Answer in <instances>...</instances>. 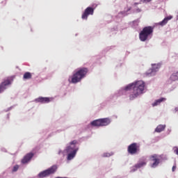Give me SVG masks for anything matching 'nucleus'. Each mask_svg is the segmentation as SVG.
<instances>
[{
	"instance_id": "f257e3e1",
	"label": "nucleus",
	"mask_w": 178,
	"mask_h": 178,
	"mask_svg": "<svg viewBox=\"0 0 178 178\" xmlns=\"http://www.w3.org/2000/svg\"><path fill=\"white\" fill-rule=\"evenodd\" d=\"M145 84L143 81H138L132 83H129L124 88L125 91H131L129 95V100L133 101L139 95H142L145 90Z\"/></svg>"
},
{
	"instance_id": "f03ea898",
	"label": "nucleus",
	"mask_w": 178,
	"mask_h": 178,
	"mask_svg": "<svg viewBox=\"0 0 178 178\" xmlns=\"http://www.w3.org/2000/svg\"><path fill=\"white\" fill-rule=\"evenodd\" d=\"M88 72V70L86 67L79 69L73 74V76H72L71 82L74 84L81 82V81L86 76Z\"/></svg>"
},
{
	"instance_id": "7ed1b4c3",
	"label": "nucleus",
	"mask_w": 178,
	"mask_h": 178,
	"mask_svg": "<svg viewBox=\"0 0 178 178\" xmlns=\"http://www.w3.org/2000/svg\"><path fill=\"white\" fill-rule=\"evenodd\" d=\"M154 29V26H146L143 28L141 32L139 33V40L143 42L147 41V40H148V37L153 34Z\"/></svg>"
},
{
	"instance_id": "20e7f679",
	"label": "nucleus",
	"mask_w": 178,
	"mask_h": 178,
	"mask_svg": "<svg viewBox=\"0 0 178 178\" xmlns=\"http://www.w3.org/2000/svg\"><path fill=\"white\" fill-rule=\"evenodd\" d=\"M111 124V119L106 118L95 120L91 122V125L95 127H106Z\"/></svg>"
},
{
	"instance_id": "39448f33",
	"label": "nucleus",
	"mask_w": 178,
	"mask_h": 178,
	"mask_svg": "<svg viewBox=\"0 0 178 178\" xmlns=\"http://www.w3.org/2000/svg\"><path fill=\"white\" fill-rule=\"evenodd\" d=\"M58 169L57 165H52L51 168H48L47 170H45L42 172H40L38 175L39 178H45L51 175H54Z\"/></svg>"
},
{
	"instance_id": "423d86ee",
	"label": "nucleus",
	"mask_w": 178,
	"mask_h": 178,
	"mask_svg": "<svg viewBox=\"0 0 178 178\" xmlns=\"http://www.w3.org/2000/svg\"><path fill=\"white\" fill-rule=\"evenodd\" d=\"M128 154L131 155L137 154L140 152V145L136 143H133L128 146Z\"/></svg>"
},
{
	"instance_id": "0eeeda50",
	"label": "nucleus",
	"mask_w": 178,
	"mask_h": 178,
	"mask_svg": "<svg viewBox=\"0 0 178 178\" xmlns=\"http://www.w3.org/2000/svg\"><path fill=\"white\" fill-rule=\"evenodd\" d=\"M149 161L152 162L150 166L152 168H156L161 162V156L157 154H153L149 156Z\"/></svg>"
},
{
	"instance_id": "6e6552de",
	"label": "nucleus",
	"mask_w": 178,
	"mask_h": 178,
	"mask_svg": "<svg viewBox=\"0 0 178 178\" xmlns=\"http://www.w3.org/2000/svg\"><path fill=\"white\" fill-rule=\"evenodd\" d=\"M77 140H74L70 143V146H68L66 149L67 153H73L76 150V153L79 150V147L76 146Z\"/></svg>"
},
{
	"instance_id": "1a4fd4ad",
	"label": "nucleus",
	"mask_w": 178,
	"mask_h": 178,
	"mask_svg": "<svg viewBox=\"0 0 178 178\" xmlns=\"http://www.w3.org/2000/svg\"><path fill=\"white\" fill-rule=\"evenodd\" d=\"M13 82V79H10L9 78L5 79L0 85V93H2L4 92L7 86H10Z\"/></svg>"
},
{
	"instance_id": "9d476101",
	"label": "nucleus",
	"mask_w": 178,
	"mask_h": 178,
	"mask_svg": "<svg viewBox=\"0 0 178 178\" xmlns=\"http://www.w3.org/2000/svg\"><path fill=\"white\" fill-rule=\"evenodd\" d=\"M95 8L92 7H88L84 13L82 15V19L83 20H88V17L90 16V15H94Z\"/></svg>"
},
{
	"instance_id": "9b49d317",
	"label": "nucleus",
	"mask_w": 178,
	"mask_h": 178,
	"mask_svg": "<svg viewBox=\"0 0 178 178\" xmlns=\"http://www.w3.org/2000/svg\"><path fill=\"white\" fill-rule=\"evenodd\" d=\"M34 154L32 152L28 153L22 160L23 164L28 163L31 159L33 157Z\"/></svg>"
},
{
	"instance_id": "f8f14e48",
	"label": "nucleus",
	"mask_w": 178,
	"mask_h": 178,
	"mask_svg": "<svg viewBox=\"0 0 178 178\" xmlns=\"http://www.w3.org/2000/svg\"><path fill=\"white\" fill-rule=\"evenodd\" d=\"M147 165V162L145 161H139L138 163L135 164V166H134V169L132 171L135 172L139 168H141Z\"/></svg>"
},
{
	"instance_id": "ddd939ff",
	"label": "nucleus",
	"mask_w": 178,
	"mask_h": 178,
	"mask_svg": "<svg viewBox=\"0 0 178 178\" xmlns=\"http://www.w3.org/2000/svg\"><path fill=\"white\" fill-rule=\"evenodd\" d=\"M172 19V16L171 15L165 17L161 22L157 23V25L163 27V26H165V24L168 23L169 20H171Z\"/></svg>"
},
{
	"instance_id": "4468645a",
	"label": "nucleus",
	"mask_w": 178,
	"mask_h": 178,
	"mask_svg": "<svg viewBox=\"0 0 178 178\" xmlns=\"http://www.w3.org/2000/svg\"><path fill=\"white\" fill-rule=\"evenodd\" d=\"M158 71H159V67L156 66V65H154L152 69L148 72H146V75L154 76L155 73L157 72Z\"/></svg>"
},
{
	"instance_id": "2eb2a0df",
	"label": "nucleus",
	"mask_w": 178,
	"mask_h": 178,
	"mask_svg": "<svg viewBox=\"0 0 178 178\" xmlns=\"http://www.w3.org/2000/svg\"><path fill=\"white\" fill-rule=\"evenodd\" d=\"M36 102L42 104H48L50 102V99L49 97H38L36 99Z\"/></svg>"
},
{
	"instance_id": "dca6fc26",
	"label": "nucleus",
	"mask_w": 178,
	"mask_h": 178,
	"mask_svg": "<svg viewBox=\"0 0 178 178\" xmlns=\"http://www.w3.org/2000/svg\"><path fill=\"white\" fill-rule=\"evenodd\" d=\"M165 101H166V99H165V98L161 97V98H160V99H159L155 100V102H154V103H152V106L153 107L157 106H159L161 103H162V102H165Z\"/></svg>"
},
{
	"instance_id": "f3484780",
	"label": "nucleus",
	"mask_w": 178,
	"mask_h": 178,
	"mask_svg": "<svg viewBox=\"0 0 178 178\" xmlns=\"http://www.w3.org/2000/svg\"><path fill=\"white\" fill-rule=\"evenodd\" d=\"M165 129V125L163 124H159L158 125L155 129V132L156 133H161Z\"/></svg>"
},
{
	"instance_id": "a211bd4d",
	"label": "nucleus",
	"mask_w": 178,
	"mask_h": 178,
	"mask_svg": "<svg viewBox=\"0 0 178 178\" xmlns=\"http://www.w3.org/2000/svg\"><path fill=\"white\" fill-rule=\"evenodd\" d=\"M170 80L172 81H178V72L173 73L171 76H170Z\"/></svg>"
},
{
	"instance_id": "6ab92c4d",
	"label": "nucleus",
	"mask_w": 178,
	"mask_h": 178,
	"mask_svg": "<svg viewBox=\"0 0 178 178\" xmlns=\"http://www.w3.org/2000/svg\"><path fill=\"white\" fill-rule=\"evenodd\" d=\"M32 79V74L31 72H26L24 74V80H29V79Z\"/></svg>"
},
{
	"instance_id": "aec40b11",
	"label": "nucleus",
	"mask_w": 178,
	"mask_h": 178,
	"mask_svg": "<svg viewBox=\"0 0 178 178\" xmlns=\"http://www.w3.org/2000/svg\"><path fill=\"white\" fill-rule=\"evenodd\" d=\"M76 150H74L73 152H72V153H68L69 154H68V156H67V159L68 160H72V159H73L74 157H75V156H76Z\"/></svg>"
},
{
	"instance_id": "412c9836",
	"label": "nucleus",
	"mask_w": 178,
	"mask_h": 178,
	"mask_svg": "<svg viewBox=\"0 0 178 178\" xmlns=\"http://www.w3.org/2000/svg\"><path fill=\"white\" fill-rule=\"evenodd\" d=\"M19 168V165H15L13 169V172H16L18 170Z\"/></svg>"
},
{
	"instance_id": "4be33fe9",
	"label": "nucleus",
	"mask_w": 178,
	"mask_h": 178,
	"mask_svg": "<svg viewBox=\"0 0 178 178\" xmlns=\"http://www.w3.org/2000/svg\"><path fill=\"white\" fill-rule=\"evenodd\" d=\"M176 149H174V153L178 156V147H175Z\"/></svg>"
},
{
	"instance_id": "5701e85b",
	"label": "nucleus",
	"mask_w": 178,
	"mask_h": 178,
	"mask_svg": "<svg viewBox=\"0 0 178 178\" xmlns=\"http://www.w3.org/2000/svg\"><path fill=\"white\" fill-rule=\"evenodd\" d=\"M177 169V165H174L172 167V172H175Z\"/></svg>"
},
{
	"instance_id": "b1692460",
	"label": "nucleus",
	"mask_w": 178,
	"mask_h": 178,
	"mask_svg": "<svg viewBox=\"0 0 178 178\" xmlns=\"http://www.w3.org/2000/svg\"><path fill=\"white\" fill-rule=\"evenodd\" d=\"M110 156H111V154L109 153H104L103 154V156H104V157H109Z\"/></svg>"
},
{
	"instance_id": "393cba45",
	"label": "nucleus",
	"mask_w": 178,
	"mask_h": 178,
	"mask_svg": "<svg viewBox=\"0 0 178 178\" xmlns=\"http://www.w3.org/2000/svg\"><path fill=\"white\" fill-rule=\"evenodd\" d=\"M175 111L178 112V106L175 108Z\"/></svg>"
},
{
	"instance_id": "a878e982",
	"label": "nucleus",
	"mask_w": 178,
	"mask_h": 178,
	"mask_svg": "<svg viewBox=\"0 0 178 178\" xmlns=\"http://www.w3.org/2000/svg\"><path fill=\"white\" fill-rule=\"evenodd\" d=\"M145 2H151L152 0H143Z\"/></svg>"
},
{
	"instance_id": "bb28decb",
	"label": "nucleus",
	"mask_w": 178,
	"mask_h": 178,
	"mask_svg": "<svg viewBox=\"0 0 178 178\" xmlns=\"http://www.w3.org/2000/svg\"><path fill=\"white\" fill-rule=\"evenodd\" d=\"M56 178H68V177H56Z\"/></svg>"
},
{
	"instance_id": "cd10ccee",
	"label": "nucleus",
	"mask_w": 178,
	"mask_h": 178,
	"mask_svg": "<svg viewBox=\"0 0 178 178\" xmlns=\"http://www.w3.org/2000/svg\"><path fill=\"white\" fill-rule=\"evenodd\" d=\"M134 5H138V3H135Z\"/></svg>"
},
{
	"instance_id": "c85d7f7f",
	"label": "nucleus",
	"mask_w": 178,
	"mask_h": 178,
	"mask_svg": "<svg viewBox=\"0 0 178 178\" xmlns=\"http://www.w3.org/2000/svg\"><path fill=\"white\" fill-rule=\"evenodd\" d=\"M138 12H140V9H138Z\"/></svg>"
}]
</instances>
